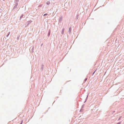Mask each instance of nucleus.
<instances>
[{
	"label": "nucleus",
	"mask_w": 124,
	"mask_h": 124,
	"mask_svg": "<svg viewBox=\"0 0 124 124\" xmlns=\"http://www.w3.org/2000/svg\"><path fill=\"white\" fill-rule=\"evenodd\" d=\"M47 15V14H44L43 16H46V15Z\"/></svg>",
	"instance_id": "2"
},
{
	"label": "nucleus",
	"mask_w": 124,
	"mask_h": 124,
	"mask_svg": "<svg viewBox=\"0 0 124 124\" xmlns=\"http://www.w3.org/2000/svg\"><path fill=\"white\" fill-rule=\"evenodd\" d=\"M64 29H63L62 30V34H63L64 33Z\"/></svg>",
	"instance_id": "1"
},
{
	"label": "nucleus",
	"mask_w": 124,
	"mask_h": 124,
	"mask_svg": "<svg viewBox=\"0 0 124 124\" xmlns=\"http://www.w3.org/2000/svg\"><path fill=\"white\" fill-rule=\"evenodd\" d=\"M96 70L93 72V74L95 72V71Z\"/></svg>",
	"instance_id": "4"
},
{
	"label": "nucleus",
	"mask_w": 124,
	"mask_h": 124,
	"mask_svg": "<svg viewBox=\"0 0 124 124\" xmlns=\"http://www.w3.org/2000/svg\"><path fill=\"white\" fill-rule=\"evenodd\" d=\"M49 3L50 2H48V3H47V4H49Z\"/></svg>",
	"instance_id": "3"
}]
</instances>
